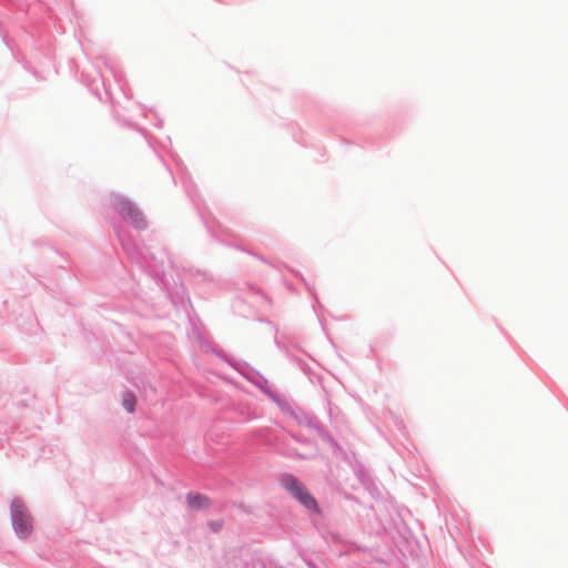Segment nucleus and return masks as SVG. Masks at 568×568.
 I'll list each match as a JSON object with an SVG mask.
<instances>
[{
  "instance_id": "obj_2",
  "label": "nucleus",
  "mask_w": 568,
  "mask_h": 568,
  "mask_svg": "<svg viewBox=\"0 0 568 568\" xmlns=\"http://www.w3.org/2000/svg\"><path fill=\"white\" fill-rule=\"evenodd\" d=\"M281 483L283 487L290 491L303 506L308 509H316L317 504L315 499L310 495L305 486L295 477L286 475L282 477Z\"/></svg>"
},
{
  "instance_id": "obj_4",
  "label": "nucleus",
  "mask_w": 568,
  "mask_h": 568,
  "mask_svg": "<svg viewBox=\"0 0 568 568\" xmlns=\"http://www.w3.org/2000/svg\"><path fill=\"white\" fill-rule=\"evenodd\" d=\"M187 504L191 508H202L205 507L209 501L206 497L196 494L187 496Z\"/></svg>"
},
{
  "instance_id": "obj_1",
  "label": "nucleus",
  "mask_w": 568,
  "mask_h": 568,
  "mask_svg": "<svg viewBox=\"0 0 568 568\" xmlns=\"http://www.w3.org/2000/svg\"><path fill=\"white\" fill-rule=\"evenodd\" d=\"M12 525L20 538H27L32 531V518L27 513L20 500H13L11 505Z\"/></svg>"
},
{
  "instance_id": "obj_5",
  "label": "nucleus",
  "mask_w": 568,
  "mask_h": 568,
  "mask_svg": "<svg viewBox=\"0 0 568 568\" xmlns=\"http://www.w3.org/2000/svg\"><path fill=\"white\" fill-rule=\"evenodd\" d=\"M136 399L133 393L126 392L122 396V405L129 413H134Z\"/></svg>"
},
{
  "instance_id": "obj_3",
  "label": "nucleus",
  "mask_w": 568,
  "mask_h": 568,
  "mask_svg": "<svg viewBox=\"0 0 568 568\" xmlns=\"http://www.w3.org/2000/svg\"><path fill=\"white\" fill-rule=\"evenodd\" d=\"M123 214L125 217L130 219L136 226L142 225V216L140 212L132 206H128L123 209Z\"/></svg>"
}]
</instances>
